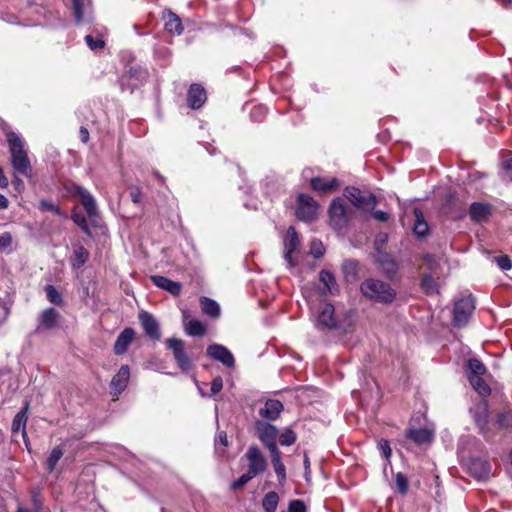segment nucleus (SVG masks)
<instances>
[{"label": "nucleus", "mask_w": 512, "mask_h": 512, "mask_svg": "<svg viewBox=\"0 0 512 512\" xmlns=\"http://www.w3.org/2000/svg\"><path fill=\"white\" fill-rule=\"evenodd\" d=\"M355 311L336 312L335 307L330 303L320 306L317 315V324L328 330H336L342 333L352 331L355 322Z\"/></svg>", "instance_id": "nucleus-1"}, {"label": "nucleus", "mask_w": 512, "mask_h": 512, "mask_svg": "<svg viewBox=\"0 0 512 512\" xmlns=\"http://www.w3.org/2000/svg\"><path fill=\"white\" fill-rule=\"evenodd\" d=\"M6 141L11 155V165L15 173L30 178L32 176V166L24 149V140L14 131H8Z\"/></svg>", "instance_id": "nucleus-2"}, {"label": "nucleus", "mask_w": 512, "mask_h": 512, "mask_svg": "<svg viewBox=\"0 0 512 512\" xmlns=\"http://www.w3.org/2000/svg\"><path fill=\"white\" fill-rule=\"evenodd\" d=\"M360 291L364 297L382 304H390L396 298V291L390 284L374 278L364 280Z\"/></svg>", "instance_id": "nucleus-3"}, {"label": "nucleus", "mask_w": 512, "mask_h": 512, "mask_svg": "<svg viewBox=\"0 0 512 512\" xmlns=\"http://www.w3.org/2000/svg\"><path fill=\"white\" fill-rule=\"evenodd\" d=\"M328 213L330 226L335 230L346 228L353 214L340 197L331 202Z\"/></svg>", "instance_id": "nucleus-4"}, {"label": "nucleus", "mask_w": 512, "mask_h": 512, "mask_svg": "<svg viewBox=\"0 0 512 512\" xmlns=\"http://www.w3.org/2000/svg\"><path fill=\"white\" fill-rule=\"evenodd\" d=\"M472 418L479 430L486 439H491L496 435L495 425L489 423L490 413L487 401L480 402L471 410Z\"/></svg>", "instance_id": "nucleus-5"}, {"label": "nucleus", "mask_w": 512, "mask_h": 512, "mask_svg": "<svg viewBox=\"0 0 512 512\" xmlns=\"http://www.w3.org/2000/svg\"><path fill=\"white\" fill-rule=\"evenodd\" d=\"M64 189L71 196H77L89 217H93L97 213V205L93 196L82 186L74 183L67 182L64 184Z\"/></svg>", "instance_id": "nucleus-6"}, {"label": "nucleus", "mask_w": 512, "mask_h": 512, "mask_svg": "<svg viewBox=\"0 0 512 512\" xmlns=\"http://www.w3.org/2000/svg\"><path fill=\"white\" fill-rule=\"evenodd\" d=\"M344 196L354 207L361 210L373 209L377 205V199L373 194L363 193L356 187H347Z\"/></svg>", "instance_id": "nucleus-7"}, {"label": "nucleus", "mask_w": 512, "mask_h": 512, "mask_svg": "<svg viewBox=\"0 0 512 512\" xmlns=\"http://www.w3.org/2000/svg\"><path fill=\"white\" fill-rule=\"evenodd\" d=\"M319 205L307 194H299L297 199L296 217L300 221L312 222L317 218Z\"/></svg>", "instance_id": "nucleus-8"}, {"label": "nucleus", "mask_w": 512, "mask_h": 512, "mask_svg": "<svg viewBox=\"0 0 512 512\" xmlns=\"http://www.w3.org/2000/svg\"><path fill=\"white\" fill-rule=\"evenodd\" d=\"M166 346L173 353V357L177 363V366L183 372H188L193 367V363L185 351V343L179 338H168L166 340Z\"/></svg>", "instance_id": "nucleus-9"}, {"label": "nucleus", "mask_w": 512, "mask_h": 512, "mask_svg": "<svg viewBox=\"0 0 512 512\" xmlns=\"http://www.w3.org/2000/svg\"><path fill=\"white\" fill-rule=\"evenodd\" d=\"M475 309L474 300L471 296L463 297L454 305L453 322L457 327H463L467 324L471 314Z\"/></svg>", "instance_id": "nucleus-10"}, {"label": "nucleus", "mask_w": 512, "mask_h": 512, "mask_svg": "<svg viewBox=\"0 0 512 512\" xmlns=\"http://www.w3.org/2000/svg\"><path fill=\"white\" fill-rule=\"evenodd\" d=\"M245 457L248 461V470L253 477L263 473L267 468V461L256 445L248 448Z\"/></svg>", "instance_id": "nucleus-11"}, {"label": "nucleus", "mask_w": 512, "mask_h": 512, "mask_svg": "<svg viewBox=\"0 0 512 512\" xmlns=\"http://www.w3.org/2000/svg\"><path fill=\"white\" fill-rule=\"evenodd\" d=\"M284 259L286 260L289 267H294L296 262L293 260V253L297 251L300 240L296 229L290 226L284 237Z\"/></svg>", "instance_id": "nucleus-12"}, {"label": "nucleus", "mask_w": 512, "mask_h": 512, "mask_svg": "<svg viewBox=\"0 0 512 512\" xmlns=\"http://www.w3.org/2000/svg\"><path fill=\"white\" fill-rule=\"evenodd\" d=\"M207 356L211 359L221 362L224 366L232 368L235 365L233 354L223 345L212 344L207 347Z\"/></svg>", "instance_id": "nucleus-13"}, {"label": "nucleus", "mask_w": 512, "mask_h": 512, "mask_svg": "<svg viewBox=\"0 0 512 512\" xmlns=\"http://www.w3.org/2000/svg\"><path fill=\"white\" fill-rule=\"evenodd\" d=\"M255 429L258 433L260 441L266 448L276 444L279 433L278 429L274 425L264 421H256Z\"/></svg>", "instance_id": "nucleus-14"}, {"label": "nucleus", "mask_w": 512, "mask_h": 512, "mask_svg": "<svg viewBox=\"0 0 512 512\" xmlns=\"http://www.w3.org/2000/svg\"><path fill=\"white\" fill-rule=\"evenodd\" d=\"M139 322L144 329L145 333L152 339V340H159L161 337L159 324L156 321V319L148 312L141 311L139 313Z\"/></svg>", "instance_id": "nucleus-15"}, {"label": "nucleus", "mask_w": 512, "mask_h": 512, "mask_svg": "<svg viewBox=\"0 0 512 512\" xmlns=\"http://www.w3.org/2000/svg\"><path fill=\"white\" fill-rule=\"evenodd\" d=\"M469 472L477 480H485L491 474V465L486 459L473 458L469 462Z\"/></svg>", "instance_id": "nucleus-16"}, {"label": "nucleus", "mask_w": 512, "mask_h": 512, "mask_svg": "<svg viewBox=\"0 0 512 512\" xmlns=\"http://www.w3.org/2000/svg\"><path fill=\"white\" fill-rule=\"evenodd\" d=\"M207 99L206 91L200 84H192L187 92V102L191 109H199Z\"/></svg>", "instance_id": "nucleus-17"}, {"label": "nucleus", "mask_w": 512, "mask_h": 512, "mask_svg": "<svg viewBox=\"0 0 512 512\" xmlns=\"http://www.w3.org/2000/svg\"><path fill=\"white\" fill-rule=\"evenodd\" d=\"M28 403L15 415L11 430L13 433H17L21 431L23 440L25 442L26 447L28 448L29 440L26 432V424L28 420Z\"/></svg>", "instance_id": "nucleus-18"}, {"label": "nucleus", "mask_w": 512, "mask_h": 512, "mask_svg": "<svg viewBox=\"0 0 512 512\" xmlns=\"http://www.w3.org/2000/svg\"><path fill=\"white\" fill-rule=\"evenodd\" d=\"M492 213V205L488 203L474 202L469 209L470 218L477 223L485 222Z\"/></svg>", "instance_id": "nucleus-19"}, {"label": "nucleus", "mask_w": 512, "mask_h": 512, "mask_svg": "<svg viewBox=\"0 0 512 512\" xmlns=\"http://www.w3.org/2000/svg\"><path fill=\"white\" fill-rule=\"evenodd\" d=\"M128 385V365H122L118 373L112 378L111 394L118 396Z\"/></svg>", "instance_id": "nucleus-20"}, {"label": "nucleus", "mask_w": 512, "mask_h": 512, "mask_svg": "<svg viewBox=\"0 0 512 512\" xmlns=\"http://www.w3.org/2000/svg\"><path fill=\"white\" fill-rule=\"evenodd\" d=\"M283 411V404L277 399H269L259 410V415L268 420H276Z\"/></svg>", "instance_id": "nucleus-21"}, {"label": "nucleus", "mask_w": 512, "mask_h": 512, "mask_svg": "<svg viewBox=\"0 0 512 512\" xmlns=\"http://www.w3.org/2000/svg\"><path fill=\"white\" fill-rule=\"evenodd\" d=\"M163 20L165 30L171 34L180 35L183 30V24L178 15H176L171 10H165L163 12Z\"/></svg>", "instance_id": "nucleus-22"}, {"label": "nucleus", "mask_w": 512, "mask_h": 512, "mask_svg": "<svg viewBox=\"0 0 512 512\" xmlns=\"http://www.w3.org/2000/svg\"><path fill=\"white\" fill-rule=\"evenodd\" d=\"M310 186L317 192H329L336 190L339 187V181L337 178H324V177H313L310 180Z\"/></svg>", "instance_id": "nucleus-23"}, {"label": "nucleus", "mask_w": 512, "mask_h": 512, "mask_svg": "<svg viewBox=\"0 0 512 512\" xmlns=\"http://www.w3.org/2000/svg\"><path fill=\"white\" fill-rule=\"evenodd\" d=\"M151 280L157 287L170 292L174 296H178L181 293L182 285L179 282L160 275L152 276Z\"/></svg>", "instance_id": "nucleus-24"}, {"label": "nucleus", "mask_w": 512, "mask_h": 512, "mask_svg": "<svg viewBox=\"0 0 512 512\" xmlns=\"http://www.w3.org/2000/svg\"><path fill=\"white\" fill-rule=\"evenodd\" d=\"M406 437L416 444H426L432 441L433 433L426 428H410L406 431Z\"/></svg>", "instance_id": "nucleus-25"}, {"label": "nucleus", "mask_w": 512, "mask_h": 512, "mask_svg": "<svg viewBox=\"0 0 512 512\" xmlns=\"http://www.w3.org/2000/svg\"><path fill=\"white\" fill-rule=\"evenodd\" d=\"M59 318L60 314L56 309L52 307L47 308L40 316V326L46 330H51L56 327Z\"/></svg>", "instance_id": "nucleus-26"}, {"label": "nucleus", "mask_w": 512, "mask_h": 512, "mask_svg": "<svg viewBox=\"0 0 512 512\" xmlns=\"http://www.w3.org/2000/svg\"><path fill=\"white\" fill-rule=\"evenodd\" d=\"M319 280L329 294L336 295L339 293V285L337 284L336 278L332 272L328 270H321L319 273Z\"/></svg>", "instance_id": "nucleus-27"}, {"label": "nucleus", "mask_w": 512, "mask_h": 512, "mask_svg": "<svg viewBox=\"0 0 512 512\" xmlns=\"http://www.w3.org/2000/svg\"><path fill=\"white\" fill-rule=\"evenodd\" d=\"M342 273L348 283H353L358 279V262L352 259L345 260L342 264Z\"/></svg>", "instance_id": "nucleus-28"}, {"label": "nucleus", "mask_w": 512, "mask_h": 512, "mask_svg": "<svg viewBox=\"0 0 512 512\" xmlns=\"http://www.w3.org/2000/svg\"><path fill=\"white\" fill-rule=\"evenodd\" d=\"M377 263L380 269L386 274L388 277H392L397 272V264L388 254H381L377 258Z\"/></svg>", "instance_id": "nucleus-29"}, {"label": "nucleus", "mask_w": 512, "mask_h": 512, "mask_svg": "<svg viewBox=\"0 0 512 512\" xmlns=\"http://www.w3.org/2000/svg\"><path fill=\"white\" fill-rule=\"evenodd\" d=\"M415 223L413 226L414 233L419 237H424L428 234L429 227L424 219V214L420 208H414Z\"/></svg>", "instance_id": "nucleus-30"}, {"label": "nucleus", "mask_w": 512, "mask_h": 512, "mask_svg": "<svg viewBox=\"0 0 512 512\" xmlns=\"http://www.w3.org/2000/svg\"><path fill=\"white\" fill-rule=\"evenodd\" d=\"M89 259V252L83 246H77L73 251L71 265L74 269L81 268Z\"/></svg>", "instance_id": "nucleus-31"}, {"label": "nucleus", "mask_w": 512, "mask_h": 512, "mask_svg": "<svg viewBox=\"0 0 512 512\" xmlns=\"http://www.w3.org/2000/svg\"><path fill=\"white\" fill-rule=\"evenodd\" d=\"M200 304L204 314L213 318H216L220 315V307L216 301L208 297H201Z\"/></svg>", "instance_id": "nucleus-32"}, {"label": "nucleus", "mask_w": 512, "mask_h": 512, "mask_svg": "<svg viewBox=\"0 0 512 512\" xmlns=\"http://www.w3.org/2000/svg\"><path fill=\"white\" fill-rule=\"evenodd\" d=\"M149 73L141 67H130V87H138L148 79Z\"/></svg>", "instance_id": "nucleus-33"}, {"label": "nucleus", "mask_w": 512, "mask_h": 512, "mask_svg": "<svg viewBox=\"0 0 512 512\" xmlns=\"http://www.w3.org/2000/svg\"><path fill=\"white\" fill-rule=\"evenodd\" d=\"M473 389L481 396L488 397L491 394L489 385L484 381L483 376L468 378Z\"/></svg>", "instance_id": "nucleus-34"}, {"label": "nucleus", "mask_w": 512, "mask_h": 512, "mask_svg": "<svg viewBox=\"0 0 512 512\" xmlns=\"http://www.w3.org/2000/svg\"><path fill=\"white\" fill-rule=\"evenodd\" d=\"M64 454V449L58 445L56 447H54L50 453V455L48 456V458L46 459V462H45V466H46V470L49 472V473H52L59 460L62 458Z\"/></svg>", "instance_id": "nucleus-35"}, {"label": "nucleus", "mask_w": 512, "mask_h": 512, "mask_svg": "<svg viewBox=\"0 0 512 512\" xmlns=\"http://www.w3.org/2000/svg\"><path fill=\"white\" fill-rule=\"evenodd\" d=\"M467 377L483 376L487 369L485 365L478 359H469L467 362Z\"/></svg>", "instance_id": "nucleus-36"}, {"label": "nucleus", "mask_w": 512, "mask_h": 512, "mask_svg": "<svg viewBox=\"0 0 512 512\" xmlns=\"http://www.w3.org/2000/svg\"><path fill=\"white\" fill-rule=\"evenodd\" d=\"M279 503V496L276 492L271 491L265 494L262 499V507L265 512H275Z\"/></svg>", "instance_id": "nucleus-37"}, {"label": "nucleus", "mask_w": 512, "mask_h": 512, "mask_svg": "<svg viewBox=\"0 0 512 512\" xmlns=\"http://www.w3.org/2000/svg\"><path fill=\"white\" fill-rule=\"evenodd\" d=\"M496 426L498 429H508L512 427V409L504 410L497 414Z\"/></svg>", "instance_id": "nucleus-38"}, {"label": "nucleus", "mask_w": 512, "mask_h": 512, "mask_svg": "<svg viewBox=\"0 0 512 512\" xmlns=\"http://www.w3.org/2000/svg\"><path fill=\"white\" fill-rule=\"evenodd\" d=\"M128 349V327L124 328L118 336L115 345L114 352L117 355L124 354Z\"/></svg>", "instance_id": "nucleus-39"}, {"label": "nucleus", "mask_w": 512, "mask_h": 512, "mask_svg": "<svg viewBox=\"0 0 512 512\" xmlns=\"http://www.w3.org/2000/svg\"><path fill=\"white\" fill-rule=\"evenodd\" d=\"M185 331L190 336H203L206 332V328L202 322L190 320L186 324Z\"/></svg>", "instance_id": "nucleus-40"}, {"label": "nucleus", "mask_w": 512, "mask_h": 512, "mask_svg": "<svg viewBox=\"0 0 512 512\" xmlns=\"http://www.w3.org/2000/svg\"><path fill=\"white\" fill-rule=\"evenodd\" d=\"M420 285L426 294H434L438 292V285L434 278L429 274L423 275Z\"/></svg>", "instance_id": "nucleus-41"}, {"label": "nucleus", "mask_w": 512, "mask_h": 512, "mask_svg": "<svg viewBox=\"0 0 512 512\" xmlns=\"http://www.w3.org/2000/svg\"><path fill=\"white\" fill-rule=\"evenodd\" d=\"M46 296L49 302L60 305L63 302L62 295L58 292V290L53 285L45 286Z\"/></svg>", "instance_id": "nucleus-42"}, {"label": "nucleus", "mask_w": 512, "mask_h": 512, "mask_svg": "<svg viewBox=\"0 0 512 512\" xmlns=\"http://www.w3.org/2000/svg\"><path fill=\"white\" fill-rule=\"evenodd\" d=\"M71 2L74 20L79 24L83 20L85 0H71Z\"/></svg>", "instance_id": "nucleus-43"}, {"label": "nucleus", "mask_w": 512, "mask_h": 512, "mask_svg": "<svg viewBox=\"0 0 512 512\" xmlns=\"http://www.w3.org/2000/svg\"><path fill=\"white\" fill-rule=\"evenodd\" d=\"M296 434L295 432L288 428L285 429L280 435H279V442L282 446H290L296 442Z\"/></svg>", "instance_id": "nucleus-44"}, {"label": "nucleus", "mask_w": 512, "mask_h": 512, "mask_svg": "<svg viewBox=\"0 0 512 512\" xmlns=\"http://www.w3.org/2000/svg\"><path fill=\"white\" fill-rule=\"evenodd\" d=\"M73 222L81 228V230L87 235H91V231L89 225L87 223L85 215L82 213H75L72 215Z\"/></svg>", "instance_id": "nucleus-45"}, {"label": "nucleus", "mask_w": 512, "mask_h": 512, "mask_svg": "<svg viewBox=\"0 0 512 512\" xmlns=\"http://www.w3.org/2000/svg\"><path fill=\"white\" fill-rule=\"evenodd\" d=\"M30 501H31L32 508L34 510L42 512L43 498H42L41 492L38 489H33L31 491Z\"/></svg>", "instance_id": "nucleus-46"}, {"label": "nucleus", "mask_w": 512, "mask_h": 512, "mask_svg": "<svg viewBox=\"0 0 512 512\" xmlns=\"http://www.w3.org/2000/svg\"><path fill=\"white\" fill-rule=\"evenodd\" d=\"M39 209L41 211H50V212L54 213L55 215L63 214L61 208L49 200H41L39 203Z\"/></svg>", "instance_id": "nucleus-47"}, {"label": "nucleus", "mask_w": 512, "mask_h": 512, "mask_svg": "<svg viewBox=\"0 0 512 512\" xmlns=\"http://www.w3.org/2000/svg\"><path fill=\"white\" fill-rule=\"evenodd\" d=\"M395 484L397 487V490L402 494L405 495L408 491V479L407 477L399 472L395 476Z\"/></svg>", "instance_id": "nucleus-48"}, {"label": "nucleus", "mask_w": 512, "mask_h": 512, "mask_svg": "<svg viewBox=\"0 0 512 512\" xmlns=\"http://www.w3.org/2000/svg\"><path fill=\"white\" fill-rule=\"evenodd\" d=\"M253 478L254 477L250 473L246 472L243 475H241L237 480L232 482L231 489L232 490H239L242 487H244Z\"/></svg>", "instance_id": "nucleus-49"}, {"label": "nucleus", "mask_w": 512, "mask_h": 512, "mask_svg": "<svg viewBox=\"0 0 512 512\" xmlns=\"http://www.w3.org/2000/svg\"><path fill=\"white\" fill-rule=\"evenodd\" d=\"M228 446V438L225 431L218 432L215 439V448L216 450H221L224 452L225 448Z\"/></svg>", "instance_id": "nucleus-50"}, {"label": "nucleus", "mask_w": 512, "mask_h": 512, "mask_svg": "<svg viewBox=\"0 0 512 512\" xmlns=\"http://www.w3.org/2000/svg\"><path fill=\"white\" fill-rule=\"evenodd\" d=\"M85 41L91 50L102 49L105 46V41L103 39H95L92 35H87L85 37Z\"/></svg>", "instance_id": "nucleus-51"}, {"label": "nucleus", "mask_w": 512, "mask_h": 512, "mask_svg": "<svg viewBox=\"0 0 512 512\" xmlns=\"http://www.w3.org/2000/svg\"><path fill=\"white\" fill-rule=\"evenodd\" d=\"M223 389V379L221 376H216L211 382L210 397L217 395Z\"/></svg>", "instance_id": "nucleus-52"}, {"label": "nucleus", "mask_w": 512, "mask_h": 512, "mask_svg": "<svg viewBox=\"0 0 512 512\" xmlns=\"http://www.w3.org/2000/svg\"><path fill=\"white\" fill-rule=\"evenodd\" d=\"M274 471L279 479L280 482L284 481L286 479V468L283 464L282 460L277 462H272Z\"/></svg>", "instance_id": "nucleus-53"}, {"label": "nucleus", "mask_w": 512, "mask_h": 512, "mask_svg": "<svg viewBox=\"0 0 512 512\" xmlns=\"http://www.w3.org/2000/svg\"><path fill=\"white\" fill-rule=\"evenodd\" d=\"M325 249L320 241H312L310 253L315 258H320L324 255Z\"/></svg>", "instance_id": "nucleus-54"}, {"label": "nucleus", "mask_w": 512, "mask_h": 512, "mask_svg": "<svg viewBox=\"0 0 512 512\" xmlns=\"http://www.w3.org/2000/svg\"><path fill=\"white\" fill-rule=\"evenodd\" d=\"M306 506L302 500H292L288 506V512H306Z\"/></svg>", "instance_id": "nucleus-55"}, {"label": "nucleus", "mask_w": 512, "mask_h": 512, "mask_svg": "<svg viewBox=\"0 0 512 512\" xmlns=\"http://www.w3.org/2000/svg\"><path fill=\"white\" fill-rule=\"evenodd\" d=\"M378 447H379V450L381 451V453L383 454V456L387 460L390 459V457L392 455V450H391L389 442L385 439H381L379 441Z\"/></svg>", "instance_id": "nucleus-56"}, {"label": "nucleus", "mask_w": 512, "mask_h": 512, "mask_svg": "<svg viewBox=\"0 0 512 512\" xmlns=\"http://www.w3.org/2000/svg\"><path fill=\"white\" fill-rule=\"evenodd\" d=\"M496 262L502 270H509L512 268V262L508 256L496 257Z\"/></svg>", "instance_id": "nucleus-57"}, {"label": "nucleus", "mask_w": 512, "mask_h": 512, "mask_svg": "<svg viewBox=\"0 0 512 512\" xmlns=\"http://www.w3.org/2000/svg\"><path fill=\"white\" fill-rule=\"evenodd\" d=\"M12 244V235L10 232L0 234V250L8 248Z\"/></svg>", "instance_id": "nucleus-58"}, {"label": "nucleus", "mask_w": 512, "mask_h": 512, "mask_svg": "<svg viewBox=\"0 0 512 512\" xmlns=\"http://www.w3.org/2000/svg\"><path fill=\"white\" fill-rule=\"evenodd\" d=\"M271 453L272 462L281 461V451L278 449L277 444L267 447Z\"/></svg>", "instance_id": "nucleus-59"}, {"label": "nucleus", "mask_w": 512, "mask_h": 512, "mask_svg": "<svg viewBox=\"0 0 512 512\" xmlns=\"http://www.w3.org/2000/svg\"><path fill=\"white\" fill-rule=\"evenodd\" d=\"M130 196L135 204L141 203L143 200V194L138 188L130 189Z\"/></svg>", "instance_id": "nucleus-60"}, {"label": "nucleus", "mask_w": 512, "mask_h": 512, "mask_svg": "<svg viewBox=\"0 0 512 512\" xmlns=\"http://www.w3.org/2000/svg\"><path fill=\"white\" fill-rule=\"evenodd\" d=\"M372 215L379 222H387L390 219V215L381 210L373 211Z\"/></svg>", "instance_id": "nucleus-61"}, {"label": "nucleus", "mask_w": 512, "mask_h": 512, "mask_svg": "<svg viewBox=\"0 0 512 512\" xmlns=\"http://www.w3.org/2000/svg\"><path fill=\"white\" fill-rule=\"evenodd\" d=\"M12 185L18 193H22L25 188L23 180L17 175L12 179Z\"/></svg>", "instance_id": "nucleus-62"}, {"label": "nucleus", "mask_w": 512, "mask_h": 512, "mask_svg": "<svg viewBox=\"0 0 512 512\" xmlns=\"http://www.w3.org/2000/svg\"><path fill=\"white\" fill-rule=\"evenodd\" d=\"M502 168L507 173H510L509 178L512 181V156H509L502 161Z\"/></svg>", "instance_id": "nucleus-63"}, {"label": "nucleus", "mask_w": 512, "mask_h": 512, "mask_svg": "<svg viewBox=\"0 0 512 512\" xmlns=\"http://www.w3.org/2000/svg\"><path fill=\"white\" fill-rule=\"evenodd\" d=\"M79 138L80 140L83 142V143H88L89 139H90V134H89V131L86 127L84 126H81L80 129H79Z\"/></svg>", "instance_id": "nucleus-64"}]
</instances>
